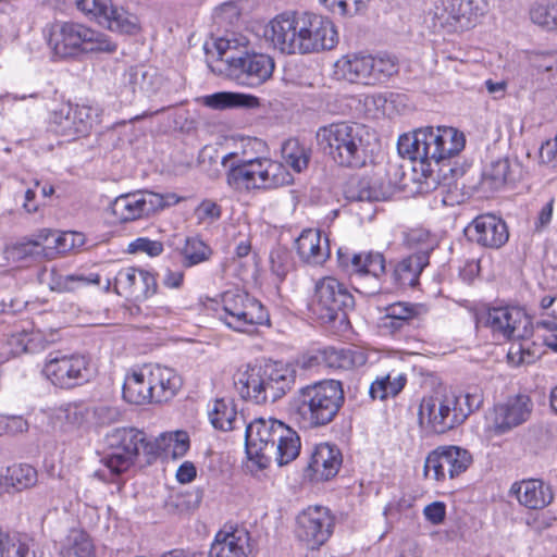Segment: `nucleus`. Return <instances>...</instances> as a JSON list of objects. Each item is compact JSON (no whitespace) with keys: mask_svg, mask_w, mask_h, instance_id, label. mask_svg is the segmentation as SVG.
I'll return each instance as SVG.
<instances>
[{"mask_svg":"<svg viewBox=\"0 0 557 557\" xmlns=\"http://www.w3.org/2000/svg\"><path fill=\"white\" fill-rule=\"evenodd\" d=\"M248 40L230 34L205 44L208 65L238 85L256 87L272 76L274 62L265 54L248 53Z\"/></svg>","mask_w":557,"mask_h":557,"instance_id":"1","label":"nucleus"},{"mask_svg":"<svg viewBox=\"0 0 557 557\" xmlns=\"http://www.w3.org/2000/svg\"><path fill=\"white\" fill-rule=\"evenodd\" d=\"M344 404L343 383L322 380L300 387L289 401L288 413L300 430L311 431L331 424Z\"/></svg>","mask_w":557,"mask_h":557,"instance_id":"2","label":"nucleus"},{"mask_svg":"<svg viewBox=\"0 0 557 557\" xmlns=\"http://www.w3.org/2000/svg\"><path fill=\"white\" fill-rule=\"evenodd\" d=\"M246 445L250 456L255 455L260 468L272 461L282 467L295 460L300 453L298 433L276 419H255L246 426Z\"/></svg>","mask_w":557,"mask_h":557,"instance_id":"3","label":"nucleus"},{"mask_svg":"<svg viewBox=\"0 0 557 557\" xmlns=\"http://www.w3.org/2000/svg\"><path fill=\"white\" fill-rule=\"evenodd\" d=\"M485 323L495 336L512 341L507 352L509 363L519 367L537 359L540 351L530 341L532 321L524 310L518 307L492 308L486 313Z\"/></svg>","mask_w":557,"mask_h":557,"instance_id":"4","label":"nucleus"},{"mask_svg":"<svg viewBox=\"0 0 557 557\" xmlns=\"http://www.w3.org/2000/svg\"><path fill=\"white\" fill-rule=\"evenodd\" d=\"M294 382L295 370L276 361L246 364L237 370L234 379L240 396L256 404L276 401L292 388Z\"/></svg>","mask_w":557,"mask_h":557,"instance_id":"5","label":"nucleus"},{"mask_svg":"<svg viewBox=\"0 0 557 557\" xmlns=\"http://www.w3.org/2000/svg\"><path fill=\"white\" fill-rule=\"evenodd\" d=\"M478 397L457 394L453 391H435L424 396L419 406V422L433 433L444 434L462 424L474 408Z\"/></svg>","mask_w":557,"mask_h":557,"instance_id":"6","label":"nucleus"},{"mask_svg":"<svg viewBox=\"0 0 557 557\" xmlns=\"http://www.w3.org/2000/svg\"><path fill=\"white\" fill-rule=\"evenodd\" d=\"M397 73L398 63L388 55L350 52L334 63V76L337 81L366 87L384 84Z\"/></svg>","mask_w":557,"mask_h":557,"instance_id":"7","label":"nucleus"},{"mask_svg":"<svg viewBox=\"0 0 557 557\" xmlns=\"http://www.w3.org/2000/svg\"><path fill=\"white\" fill-rule=\"evenodd\" d=\"M53 55L60 59L75 58L83 53L114 52L116 45L109 38L83 24H55L49 36Z\"/></svg>","mask_w":557,"mask_h":557,"instance_id":"8","label":"nucleus"},{"mask_svg":"<svg viewBox=\"0 0 557 557\" xmlns=\"http://www.w3.org/2000/svg\"><path fill=\"white\" fill-rule=\"evenodd\" d=\"M222 312L219 319L236 332H250L269 322V313L255 297L240 289H230L221 295Z\"/></svg>","mask_w":557,"mask_h":557,"instance_id":"9","label":"nucleus"},{"mask_svg":"<svg viewBox=\"0 0 557 557\" xmlns=\"http://www.w3.org/2000/svg\"><path fill=\"white\" fill-rule=\"evenodd\" d=\"M181 201L174 193L159 194L151 190H137L117 196L111 203L112 214L121 223L133 222L174 206Z\"/></svg>","mask_w":557,"mask_h":557,"instance_id":"10","label":"nucleus"},{"mask_svg":"<svg viewBox=\"0 0 557 557\" xmlns=\"http://www.w3.org/2000/svg\"><path fill=\"white\" fill-rule=\"evenodd\" d=\"M144 442V432L134 428H117L104 437L101 462L112 474L120 475L135 463L139 445Z\"/></svg>","mask_w":557,"mask_h":557,"instance_id":"11","label":"nucleus"},{"mask_svg":"<svg viewBox=\"0 0 557 557\" xmlns=\"http://www.w3.org/2000/svg\"><path fill=\"white\" fill-rule=\"evenodd\" d=\"M307 12L276 14L264 28V38L285 54H304Z\"/></svg>","mask_w":557,"mask_h":557,"instance_id":"12","label":"nucleus"},{"mask_svg":"<svg viewBox=\"0 0 557 557\" xmlns=\"http://www.w3.org/2000/svg\"><path fill=\"white\" fill-rule=\"evenodd\" d=\"M355 298L348 287L333 276L319 280L314 287L312 313L322 323H331L352 309Z\"/></svg>","mask_w":557,"mask_h":557,"instance_id":"13","label":"nucleus"},{"mask_svg":"<svg viewBox=\"0 0 557 557\" xmlns=\"http://www.w3.org/2000/svg\"><path fill=\"white\" fill-rule=\"evenodd\" d=\"M473 458L469 450L456 445H442L431 450L424 461L423 475L436 482L455 479L466 472Z\"/></svg>","mask_w":557,"mask_h":557,"instance_id":"14","label":"nucleus"},{"mask_svg":"<svg viewBox=\"0 0 557 557\" xmlns=\"http://www.w3.org/2000/svg\"><path fill=\"white\" fill-rule=\"evenodd\" d=\"M42 374L57 387L73 388L88 382L94 369L85 355H63L50 357L42 368Z\"/></svg>","mask_w":557,"mask_h":557,"instance_id":"15","label":"nucleus"},{"mask_svg":"<svg viewBox=\"0 0 557 557\" xmlns=\"http://www.w3.org/2000/svg\"><path fill=\"white\" fill-rule=\"evenodd\" d=\"M533 401L524 394L507 397L494 405L487 417L491 433L500 436L525 423L532 414Z\"/></svg>","mask_w":557,"mask_h":557,"instance_id":"16","label":"nucleus"},{"mask_svg":"<svg viewBox=\"0 0 557 557\" xmlns=\"http://www.w3.org/2000/svg\"><path fill=\"white\" fill-rule=\"evenodd\" d=\"M335 519L323 506H309L296 518L295 534L311 549L322 546L333 534Z\"/></svg>","mask_w":557,"mask_h":557,"instance_id":"17","label":"nucleus"},{"mask_svg":"<svg viewBox=\"0 0 557 557\" xmlns=\"http://www.w3.org/2000/svg\"><path fill=\"white\" fill-rule=\"evenodd\" d=\"M157 280L148 270L125 267L121 268L113 283L114 292L124 297H132L135 300H145L157 293Z\"/></svg>","mask_w":557,"mask_h":557,"instance_id":"18","label":"nucleus"},{"mask_svg":"<svg viewBox=\"0 0 557 557\" xmlns=\"http://www.w3.org/2000/svg\"><path fill=\"white\" fill-rule=\"evenodd\" d=\"M466 141H397L398 153L412 162L434 160L437 164L458 156Z\"/></svg>","mask_w":557,"mask_h":557,"instance_id":"19","label":"nucleus"},{"mask_svg":"<svg viewBox=\"0 0 557 557\" xmlns=\"http://www.w3.org/2000/svg\"><path fill=\"white\" fill-rule=\"evenodd\" d=\"M304 54L334 49L339 36L333 21L324 15L307 12Z\"/></svg>","mask_w":557,"mask_h":557,"instance_id":"20","label":"nucleus"},{"mask_svg":"<svg viewBox=\"0 0 557 557\" xmlns=\"http://www.w3.org/2000/svg\"><path fill=\"white\" fill-rule=\"evenodd\" d=\"M465 232L470 240L492 249L500 248L509 238L505 221L490 213L481 214L473 219Z\"/></svg>","mask_w":557,"mask_h":557,"instance_id":"21","label":"nucleus"},{"mask_svg":"<svg viewBox=\"0 0 557 557\" xmlns=\"http://www.w3.org/2000/svg\"><path fill=\"white\" fill-rule=\"evenodd\" d=\"M265 158L243 160L232 165L226 174V183L234 190L265 189Z\"/></svg>","mask_w":557,"mask_h":557,"instance_id":"22","label":"nucleus"},{"mask_svg":"<svg viewBox=\"0 0 557 557\" xmlns=\"http://www.w3.org/2000/svg\"><path fill=\"white\" fill-rule=\"evenodd\" d=\"M343 463V456L336 445L318 444L310 457L307 475L312 481H327L334 478Z\"/></svg>","mask_w":557,"mask_h":557,"instance_id":"23","label":"nucleus"},{"mask_svg":"<svg viewBox=\"0 0 557 557\" xmlns=\"http://www.w3.org/2000/svg\"><path fill=\"white\" fill-rule=\"evenodd\" d=\"M250 550V535L246 529L225 527L215 534L208 556L247 557Z\"/></svg>","mask_w":557,"mask_h":557,"instance_id":"24","label":"nucleus"},{"mask_svg":"<svg viewBox=\"0 0 557 557\" xmlns=\"http://www.w3.org/2000/svg\"><path fill=\"white\" fill-rule=\"evenodd\" d=\"M510 494L521 506L532 510H542L554 500L552 486L539 479L515 482L510 487Z\"/></svg>","mask_w":557,"mask_h":557,"instance_id":"25","label":"nucleus"},{"mask_svg":"<svg viewBox=\"0 0 557 557\" xmlns=\"http://www.w3.org/2000/svg\"><path fill=\"white\" fill-rule=\"evenodd\" d=\"M337 260L342 269L358 275H372L377 278L385 272V259L380 252L350 253L347 249L339 248Z\"/></svg>","mask_w":557,"mask_h":557,"instance_id":"26","label":"nucleus"},{"mask_svg":"<svg viewBox=\"0 0 557 557\" xmlns=\"http://www.w3.org/2000/svg\"><path fill=\"white\" fill-rule=\"evenodd\" d=\"M299 258L311 265L323 264L331 255L329 238L319 230H304L295 240Z\"/></svg>","mask_w":557,"mask_h":557,"instance_id":"27","label":"nucleus"},{"mask_svg":"<svg viewBox=\"0 0 557 557\" xmlns=\"http://www.w3.org/2000/svg\"><path fill=\"white\" fill-rule=\"evenodd\" d=\"M51 230H40L33 238L15 243L5 248V258L14 263H29L48 260L46 258L45 243L50 242Z\"/></svg>","mask_w":557,"mask_h":557,"instance_id":"28","label":"nucleus"},{"mask_svg":"<svg viewBox=\"0 0 557 557\" xmlns=\"http://www.w3.org/2000/svg\"><path fill=\"white\" fill-rule=\"evenodd\" d=\"M324 364L331 369L351 370L367 363L363 351L351 348L325 347L310 357V364Z\"/></svg>","mask_w":557,"mask_h":557,"instance_id":"29","label":"nucleus"},{"mask_svg":"<svg viewBox=\"0 0 557 557\" xmlns=\"http://www.w3.org/2000/svg\"><path fill=\"white\" fill-rule=\"evenodd\" d=\"M123 84L133 94L150 97L162 86V77L151 65L138 64L129 66L123 75Z\"/></svg>","mask_w":557,"mask_h":557,"instance_id":"30","label":"nucleus"},{"mask_svg":"<svg viewBox=\"0 0 557 557\" xmlns=\"http://www.w3.org/2000/svg\"><path fill=\"white\" fill-rule=\"evenodd\" d=\"M151 377V392L153 403H163L172 399L182 386L181 376L171 368L149 367Z\"/></svg>","mask_w":557,"mask_h":557,"instance_id":"31","label":"nucleus"},{"mask_svg":"<svg viewBox=\"0 0 557 557\" xmlns=\"http://www.w3.org/2000/svg\"><path fill=\"white\" fill-rule=\"evenodd\" d=\"M151 377L149 367L133 371L125 376L123 398L134 405L152 403Z\"/></svg>","mask_w":557,"mask_h":557,"instance_id":"32","label":"nucleus"},{"mask_svg":"<svg viewBox=\"0 0 557 557\" xmlns=\"http://www.w3.org/2000/svg\"><path fill=\"white\" fill-rule=\"evenodd\" d=\"M55 114L65 116V129L72 133L87 136V132L92 127L96 117V109L89 106H73L71 102H62L58 104Z\"/></svg>","mask_w":557,"mask_h":557,"instance_id":"33","label":"nucleus"},{"mask_svg":"<svg viewBox=\"0 0 557 557\" xmlns=\"http://www.w3.org/2000/svg\"><path fill=\"white\" fill-rule=\"evenodd\" d=\"M429 14L433 28L448 33L461 32L459 0H436Z\"/></svg>","mask_w":557,"mask_h":557,"instance_id":"34","label":"nucleus"},{"mask_svg":"<svg viewBox=\"0 0 557 557\" xmlns=\"http://www.w3.org/2000/svg\"><path fill=\"white\" fill-rule=\"evenodd\" d=\"M208 417L212 426L224 432L237 428L240 422L234 400L218 398L210 406Z\"/></svg>","mask_w":557,"mask_h":557,"instance_id":"35","label":"nucleus"},{"mask_svg":"<svg viewBox=\"0 0 557 557\" xmlns=\"http://www.w3.org/2000/svg\"><path fill=\"white\" fill-rule=\"evenodd\" d=\"M429 264L425 255H410L400 260L394 269V280L400 287H413L418 284L423 269Z\"/></svg>","mask_w":557,"mask_h":557,"instance_id":"36","label":"nucleus"},{"mask_svg":"<svg viewBox=\"0 0 557 557\" xmlns=\"http://www.w3.org/2000/svg\"><path fill=\"white\" fill-rule=\"evenodd\" d=\"M201 102L214 110L234 108H257L259 99L252 95L231 91H220L201 98Z\"/></svg>","mask_w":557,"mask_h":557,"instance_id":"37","label":"nucleus"},{"mask_svg":"<svg viewBox=\"0 0 557 557\" xmlns=\"http://www.w3.org/2000/svg\"><path fill=\"white\" fill-rule=\"evenodd\" d=\"M407 376L404 373L391 371L385 375L377 376L369 388L372 399L384 400L397 396L405 387Z\"/></svg>","mask_w":557,"mask_h":557,"instance_id":"38","label":"nucleus"},{"mask_svg":"<svg viewBox=\"0 0 557 557\" xmlns=\"http://www.w3.org/2000/svg\"><path fill=\"white\" fill-rule=\"evenodd\" d=\"M369 132L362 124L342 121L322 126L317 132V139H362Z\"/></svg>","mask_w":557,"mask_h":557,"instance_id":"39","label":"nucleus"},{"mask_svg":"<svg viewBox=\"0 0 557 557\" xmlns=\"http://www.w3.org/2000/svg\"><path fill=\"white\" fill-rule=\"evenodd\" d=\"M329 141V153L343 166H361L366 163L363 150L356 141Z\"/></svg>","mask_w":557,"mask_h":557,"instance_id":"40","label":"nucleus"},{"mask_svg":"<svg viewBox=\"0 0 557 557\" xmlns=\"http://www.w3.org/2000/svg\"><path fill=\"white\" fill-rule=\"evenodd\" d=\"M50 242L45 243L46 258L54 259L60 255H65L84 244V237L77 232L58 233L51 231Z\"/></svg>","mask_w":557,"mask_h":557,"instance_id":"41","label":"nucleus"},{"mask_svg":"<svg viewBox=\"0 0 557 557\" xmlns=\"http://www.w3.org/2000/svg\"><path fill=\"white\" fill-rule=\"evenodd\" d=\"M108 18L103 20V24L114 32L136 35L140 32V23L135 14H132L123 8H117L111 4L109 12L107 13Z\"/></svg>","mask_w":557,"mask_h":557,"instance_id":"42","label":"nucleus"},{"mask_svg":"<svg viewBox=\"0 0 557 557\" xmlns=\"http://www.w3.org/2000/svg\"><path fill=\"white\" fill-rule=\"evenodd\" d=\"M512 174L509 160L498 159L485 168L482 182L491 190H498L512 181Z\"/></svg>","mask_w":557,"mask_h":557,"instance_id":"43","label":"nucleus"},{"mask_svg":"<svg viewBox=\"0 0 557 557\" xmlns=\"http://www.w3.org/2000/svg\"><path fill=\"white\" fill-rule=\"evenodd\" d=\"M531 21L546 30H557V1L540 0L530 9Z\"/></svg>","mask_w":557,"mask_h":557,"instance_id":"44","label":"nucleus"},{"mask_svg":"<svg viewBox=\"0 0 557 557\" xmlns=\"http://www.w3.org/2000/svg\"><path fill=\"white\" fill-rule=\"evenodd\" d=\"M465 139L462 133L451 126H437L433 127L430 125L421 126L412 131L403 133L398 136V139Z\"/></svg>","mask_w":557,"mask_h":557,"instance_id":"45","label":"nucleus"},{"mask_svg":"<svg viewBox=\"0 0 557 557\" xmlns=\"http://www.w3.org/2000/svg\"><path fill=\"white\" fill-rule=\"evenodd\" d=\"M5 484L16 491L32 487L37 482V471L29 465H13L7 469Z\"/></svg>","mask_w":557,"mask_h":557,"instance_id":"46","label":"nucleus"},{"mask_svg":"<svg viewBox=\"0 0 557 557\" xmlns=\"http://www.w3.org/2000/svg\"><path fill=\"white\" fill-rule=\"evenodd\" d=\"M459 10L463 32L480 23L488 10V4L485 0H459Z\"/></svg>","mask_w":557,"mask_h":557,"instance_id":"47","label":"nucleus"},{"mask_svg":"<svg viewBox=\"0 0 557 557\" xmlns=\"http://www.w3.org/2000/svg\"><path fill=\"white\" fill-rule=\"evenodd\" d=\"M185 267H194L208 261L212 255V249L200 238L189 237L186 239L182 249Z\"/></svg>","mask_w":557,"mask_h":557,"instance_id":"48","label":"nucleus"},{"mask_svg":"<svg viewBox=\"0 0 557 557\" xmlns=\"http://www.w3.org/2000/svg\"><path fill=\"white\" fill-rule=\"evenodd\" d=\"M405 244L409 249H416L413 255L430 256L435 246L434 237L422 227L410 228L405 233Z\"/></svg>","mask_w":557,"mask_h":557,"instance_id":"49","label":"nucleus"},{"mask_svg":"<svg viewBox=\"0 0 557 557\" xmlns=\"http://www.w3.org/2000/svg\"><path fill=\"white\" fill-rule=\"evenodd\" d=\"M282 154L286 164L297 173L308 166L310 158L309 150L299 141H284Z\"/></svg>","mask_w":557,"mask_h":557,"instance_id":"50","label":"nucleus"},{"mask_svg":"<svg viewBox=\"0 0 557 557\" xmlns=\"http://www.w3.org/2000/svg\"><path fill=\"white\" fill-rule=\"evenodd\" d=\"M265 189L277 188L289 185L294 182L293 175L286 166L277 161L264 159Z\"/></svg>","mask_w":557,"mask_h":557,"instance_id":"51","label":"nucleus"},{"mask_svg":"<svg viewBox=\"0 0 557 557\" xmlns=\"http://www.w3.org/2000/svg\"><path fill=\"white\" fill-rule=\"evenodd\" d=\"M64 557H94V546L88 535L82 531H71Z\"/></svg>","mask_w":557,"mask_h":557,"instance_id":"52","label":"nucleus"},{"mask_svg":"<svg viewBox=\"0 0 557 557\" xmlns=\"http://www.w3.org/2000/svg\"><path fill=\"white\" fill-rule=\"evenodd\" d=\"M432 161L433 160H418V162L413 164L414 180L420 184V193H429L436 189L438 186V176L432 168Z\"/></svg>","mask_w":557,"mask_h":557,"instance_id":"53","label":"nucleus"},{"mask_svg":"<svg viewBox=\"0 0 557 557\" xmlns=\"http://www.w3.org/2000/svg\"><path fill=\"white\" fill-rule=\"evenodd\" d=\"M164 450L174 459L182 458L190 447L189 435L185 431H175L162 434Z\"/></svg>","mask_w":557,"mask_h":557,"instance_id":"54","label":"nucleus"},{"mask_svg":"<svg viewBox=\"0 0 557 557\" xmlns=\"http://www.w3.org/2000/svg\"><path fill=\"white\" fill-rule=\"evenodd\" d=\"M326 10L343 16H354L366 10L369 0H319Z\"/></svg>","mask_w":557,"mask_h":557,"instance_id":"55","label":"nucleus"},{"mask_svg":"<svg viewBox=\"0 0 557 557\" xmlns=\"http://www.w3.org/2000/svg\"><path fill=\"white\" fill-rule=\"evenodd\" d=\"M99 281L100 277L98 274H89L87 276L83 274H70L59 277L55 282V286L52 288L70 292L79 285L99 284Z\"/></svg>","mask_w":557,"mask_h":557,"instance_id":"56","label":"nucleus"},{"mask_svg":"<svg viewBox=\"0 0 557 557\" xmlns=\"http://www.w3.org/2000/svg\"><path fill=\"white\" fill-rule=\"evenodd\" d=\"M77 8L85 14L91 15L102 23L108 18L107 13L112 4L111 0H76Z\"/></svg>","mask_w":557,"mask_h":557,"instance_id":"57","label":"nucleus"},{"mask_svg":"<svg viewBox=\"0 0 557 557\" xmlns=\"http://www.w3.org/2000/svg\"><path fill=\"white\" fill-rule=\"evenodd\" d=\"M524 53L529 63L542 72L552 71L557 62V55L553 51L532 50Z\"/></svg>","mask_w":557,"mask_h":557,"instance_id":"58","label":"nucleus"},{"mask_svg":"<svg viewBox=\"0 0 557 557\" xmlns=\"http://www.w3.org/2000/svg\"><path fill=\"white\" fill-rule=\"evenodd\" d=\"M387 104L388 101L382 94L368 95L363 99L364 112L373 119L388 115Z\"/></svg>","mask_w":557,"mask_h":557,"instance_id":"59","label":"nucleus"},{"mask_svg":"<svg viewBox=\"0 0 557 557\" xmlns=\"http://www.w3.org/2000/svg\"><path fill=\"white\" fill-rule=\"evenodd\" d=\"M127 251L131 253L143 252L150 257H158L163 252V244L147 237H138L128 244Z\"/></svg>","mask_w":557,"mask_h":557,"instance_id":"60","label":"nucleus"},{"mask_svg":"<svg viewBox=\"0 0 557 557\" xmlns=\"http://www.w3.org/2000/svg\"><path fill=\"white\" fill-rule=\"evenodd\" d=\"M385 313L387 318L407 323L417 315L418 309L407 302H395L385 308Z\"/></svg>","mask_w":557,"mask_h":557,"instance_id":"61","label":"nucleus"},{"mask_svg":"<svg viewBox=\"0 0 557 557\" xmlns=\"http://www.w3.org/2000/svg\"><path fill=\"white\" fill-rule=\"evenodd\" d=\"M348 197L359 201H373L380 199V193L370 185L368 178H360L356 184V190H348Z\"/></svg>","mask_w":557,"mask_h":557,"instance_id":"62","label":"nucleus"},{"mask_svg":"<svg viewBox=\"0 0 557 557\" xmlns=\"http://www.w3.org/2000/svg\"><path fill=\"white\" fill-rule=\"evenodd\" d=\"M28 422L22 417L17 416H2L0 417V434L2 432L8 434H18L27 432Z\"/></svg>","mask_w":557,"mask_h":557,"instance_id":"63","label":"nucleus"},{"mask_svg":"<svg viewBox=\"0 0 557 557\" xmlns=\"http://www.w3.org/2000/svg\"><path fill=\"white\" fill-rule=\"evenodd\" d=\"M30 334L27 332H17L12 334L8 341L7 344L10 348V352L14 356L21 355L23 352L29 351L30 348Z\"/></svg>","mask_w":557,"mask_h":557,"instance_id":"64","label":"nucleus"}]
</instances>
